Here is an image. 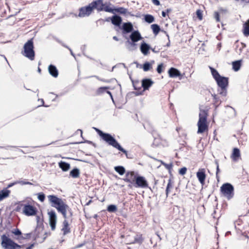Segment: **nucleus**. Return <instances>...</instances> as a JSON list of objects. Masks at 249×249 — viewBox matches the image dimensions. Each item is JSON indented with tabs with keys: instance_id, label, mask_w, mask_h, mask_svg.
Here are the masks:
<instances>
[{
	"instance_id": "obj_1",
	"label": "nucleus",
	"mask_w": 249,
	"mask_h": 249,
	"mask_svg": "<svg viewBox=\"0 0 249 249\" xmlns=\"http://www.w3.org/2000/svg\"><path fill=\"white\" fill-rule=\"evenodd\" d=\"M47 197L51 206L56 208L59 213H61L65 219L68 218L67 216V212L70 213L71 216L72 215L71 209L61 198L55 195H49Z\"/></svg>"
},
{
	"instance_id": "obj_2",
	"label": "nucleus",
	"mask_w": 249,
	"mask_h": 249,
	"mask_svg": "<svg viewBox=\"0 0 249 249\" xmlns=\"http://www.w3.org/2000/svg\"><path fill=\"white\" fill-rule=\"evenodd\" d=\"M95 129L98 135L109 145H111L113 147L125 154L127 158H132L131 154H128L127 151L120 145L116 140L109 133H104L97 128H95Z\"/></svg>"
},
{
	"instance_id": "obj_3",
	"label": "nucleus",
	"mask_w": 249,
	"mask_h": 249,
	"mask_svg": "<svg viewBox=\"0 0 249 249\" xmlns=\"http://www.w3.org/2000/svg\"><path fill=\"white\" fill-rule=\"evenodd\" d=\"M34 48V42L33 38H32L25 43L23 46V51L21 52L22 54L30 60H34L35 56Z\"/></svg>"
},
{
	"instance_id": "obj_4",
	"label": "nucleus",
	"mask_w": 249,
	"mask_h": 249,
	"mask_svg": "<svg viewBox=\"0 0 249 249\" xmlns=\"http://www.w3.org/2000/svg\"><path fill=\"white\" fill-rule=\"evenodd\" d=\"M207 118V111L205 110H200L199 114V120L197 123V133H202L208 129Z\"/></svg>"
},
{
	"instance_id": "obj_5",
	"label": "nucleus",
	"mask_w": 249,
	"mask_h": 249,
	"mask_svg": "<svg viewBox=\"0 0 249 249\" xmlns=\"http://www.w3.org/2000/svg\"><path fill=\"white\" fill-rule=\"evenodd\" d=\"M220 191L228 200L231 199L234 196V187L230 183L223 184L220 187Z\"/></svg>"
},
{
	"instance_id": "obj_6",
	"label": "nucleus",
	"mask_w": 249,
	"mask_h": 249,
	"mask_svg": "<svg viewBox=\"0 0 249 249\" xmlns=\"http://www.w3.org/2000/svg\"><path fill=\"white\" fill-rule=\"evenodd\" d=\"M1 245L5 249H20L22 247L4 234L1 236Z\"/></svg>"
},
{
	"instance_id": "obj_7",
	"label": "nucleus",
	"mask_w": 249,
	"mask_h": 249,
	"mask_svg": "<svg viewBox=\"0 0 249 249\" xmlns=\"http://www.w3.org/2000/svg\"><path fill=\"white\" fill-rule=\"evenodd\" d=\"M220 89L219 93L223 96H225L227 94V87L228 85V78L220 76L215 80Z\"/></svg>"
},
{
	"instance_id": "obj_8",
	"label": "nucleus",
	"mask_w": 249,
	"mask_h": 249,
	"mask_svg": "<svg viewBox=\"0 0 249 249\" xmlns=\"http://www.w3.org/2000/svg\"><path fill=\"white\" fill-rule=\"evenodd\" d=\"M135 188H145L148 187V183L144 177L138 175L134 182Z\"/></svg>"
},
{
	"instance_id": "obj_9",
	"label": "nucleus",
	"mask_w": 249,
	"mask_h": 249,
	"mask_svg": "<svg viewBox=\"0 0 249 249\" xmlns=\"http://www.w3.org/2000/svg\"><path fill=\"white\" fill-rule=\"evenodd\" d=\"M78 16L80 18L89 17L93 12V10L89 4L86 6L81 7L79 10Z\"/></svg>"
},
{
	"instance_id": "obj_10",
	"label": "nucleus",
	"mask_w": 249,
	"mask_h": 249,
	"mask_svg": "<svg viewBox=\"0 0 249 249\" xmlns=\"http://www.w3.org/2000/svg\"><path fill=\"white\" fill-rule=\"evenodd\" d=\"M37 210L36 207L30 204H25L23 206V213L27 216L35 215Z\"/></svg>"
},
{
	"instance_id": "obj_11",
	"label": "nucleus",
	"mask_w": 249,
	"mask_h": 249,
	"mask_svg": "<svg viewBox=\"0 0 249 249\" xmlns=\"http://www.w3.org/2000/svg\"><path fill=\"white\" fill-rule=\"evenodd\" d=\"M49 216V224L51 227V229L54 231L55 229V225L57 220V216L55 212L53 210H51L48 213Z\"/></svg>"
},
{
	"instance_id": "obj_12",
	"label": "nucleus",
	"mask_w": 249,
	"mask_h": 249,
	"mask_svg": "<svg viewBox=\"0 0 249 249\" xmlns=\"http://www.w3.org/2000/svg\"><path fill=\"white\" fill-rule=\"evenodd\" d=\"M129 236H126L125 240L127 244H132L138 243L141 244L143 242V238L142 234H136L133 236V240H129Z\"/></svg>"
},
{
	"instance_id": "obj_13",
	"label": "nucleus",
	"mask_w": 249,
	"mask_h": 249,
	"mask_svg": "<svg viewBox=\"0 0 249 249\" xmlns=\"http://www.w3.org/2000/svg\"><path fill=\"white\" fill-rule=\"evenodd\" d=\"M120 29L122 30V34L125 35L133 32V26L132 24L130 22H125L121 26Z\"/></svg>"
},
{
	"instance_id": "obj_14",
	"label": "nucleus",
	"mask_w": 249,
	"mask_h": 249,
	"mask_svg": "<svg viewBox=\"0 0 249 249\" xmlns=\"http://www.w3.org/2000/svg\"><path fill=\"white\" fill-rule=\"evenodd\" d=\"M92 10L96 9L98 12L103 11V7L105 4L102 0H96L89 3Z\"/></svg>"
},
{
	"instance_id": "obj_15",
	"label": "nucleus",
	"mask_w": 249,
	"mask_h": 249,
	"mask_svg": "<svg viewBox=\"0 0 249 249\" xmlns=\"http://www.w3.org/2000/svg\"><path fill=\"white\" fill-rule=\"evenodd\" d=\"M196 177L202 185L205 184V180L206 178L205 170L204 168L200 169L196 173Z\"/></svg>"
},
{
	"instance_id": "obj_16",
	"label": "nucleus",
	"mask_w": 249,
	"mask_h": 249,
	"mask_svg": "<svg viewBox=\"0 0 249 249\" xmlns=\"http://www.w3.org/2000/svg\"><path fill=\"white\" fill-rule=\"evenodd\" d=\"M138 174H135L133 171H128L126 173L125 178L124 180L125 182H131L134 183Z\"/></svg>"
},
{
	"instance_id": "obj_17",
	"label": "nucleus",
	"mask_w": 249,
	"mask_h": 249,
	"mask_svg": "<svg viewBox=\"0 0 249 249\" xmlns=\"http://www.w3.org/2000/svg\"><path fill=\"white\" fill-rule=\"evenodd\" d=\"M129 38L133 42H138L142 39V37L138 31H133L130 34Z\"/></svg>"
},
{
	"instance_id": "obj_18",
	"label": "nucleus",
	"mask_w": 249,
	"mask_h": 249,
	"mask_svg": "<svg viewBox=\"0 0 249 249\" xmlns=\"http://www.w3.org/2000/svg\"><path fill=\"white\" fill-rule=\"evenodd\" d=\"M110 19L113 25L118 26L119 27V28H120L121 24L122 21V18L120 16L117 15H115L111 18Z\"/></svg>"
},
{
	"instance_id": "obj_19",
	"label": "nucleus",
	"mask_w": 249,
	"mask_h": 249,
	"mask_svg": "<svg viewBox=\"0 0 249 249\" xmlns=\"http://www.w3.org/2000/svg\"><path fill=\"white\" fill-rule=\"evenodd\" d=\"M153 84V82L150 79H144L142 81V86L144 90L148 89Z\"/></svg>"
},
{
	"instance_id": "obj_20",
	"label": "nucleus",
	"mask_w": 249,
	"mask_h": 249,
	"mask_svg": "<svg viewBox=\"0 0 249 249\" xmlns=\"http://www.w3.org/2000/svg\"><path fill=\"white\" fill-rule=\"evenodd\" d=\"M151 49L150 46L146 43L143 42L140 46L141 52L145 55L149 53V50Z\"/></svg>"
},
{
	"instance_id": "obj_21",
	"label": "nucleus",
	"mask_w": 249,
	"mask_h": 249,
	"mask_svg": "<svg viewBox=\"0 0 249 249\" xmlns=\"http://www.w3.org/2000/svg\"><path fill=\"white\" fill-rule=\"evenodd\" d=\"M168 74L170 77H177L180 75V71L176 68H171L168 71Z\"/></svg>"
},
{
	"instance_id": "obj_22",
	"label": "nucleus",
	"mask_w": 249,
	"mask_h": 249,
	"mask_svg": "<svg viewBox=\"0 0 249 249\" xmlns=\"http://www.w3.org/2000/svg\"><path fill=\"white\" fill-rule=\"evenodd\" d=\"M50 74L54 77H57L58 75V71L55 66L50 65L48 68Z\"/></svg>"
},
{
	"instance_id": "obj_23",
	"label": "nucleus",
	"mask_w": 249,
	"mask_h": 249,
	"mask_svg": "<svg viewBox=\"0 0 249 249\" xmlns=\"http://www.w3.org/2000/svg\"><path fill=\"white\" fill-rule=\"evenodd\" d=\"M240 157V152L239 149L237 148H234L231 156L232 159L234 161H237Z\"/></svg>"
},
{
	"instance_id": "obj_24",
	"label": "nucleus",
	"mask_w": 249,
	"mask_h": 249,
	"mask_svg": "<svg viewBox=\"0 0 249 249\" xmlns=\"http://www.w3.org/2000/svg\"><path fill=\"white\" fill-rule=\"evenodd\" d=\"M62 231H63L64 235H66L71 232L68 222L66 219H65L63 222Z\"/></svg>"
},
{
	"instance_id": "obj_25",
	"label": "nucleus",
	"mask_w": 249,
	"mask_h": 249,
	"mask_svg": "<svg viewBox=\"0 0 249 249\" xmlns=\"http://www.w3.org/2000/svg\"><path fill=\"white\" fill-rule=\"evenodd\" d=\"M36 221H37V227L35 230V233L36 234V236H35V238H38L39 237V235L38 234V233L39 232V231H39V230H41L42 231L43 230V228L40 226V225H42V223L41 222H40V218L39 216H36Z\"/></svg>"
},
{
	"instance_id": "obj_26",
	"label": "nucleus",
	"mask_w": 249,
	"mask_h": 249,
	"mask_svg": "<svg viewBox=\"0 0 249 249\" xmlns=\"http://www.w3.org/2000/svg\"><path fill=\"white\" fill-rule=\"evenodd\" d=\"M59 166L64 172L68 171L70 168V164L63 161L59 162Z\"/></svg>"
},
{
	"instance_id": "obj_27",
	"label": "nucleus",
	"mask_w": 249,
	"mask_h": 249,
	"mask_svg": "<svg viewBox=\"0 0 249 249\" xmlns=\"http://www.w3.org/2000/svg\"><path fill=\"white\" fill-rule=\"evenodd\" d=\"M241 63H242V60L233 61L232 63L233 70L235 71H238L241 68Z\"/></svg>"
},
{
	"instance_id": "obj_28",
	"label": "nucleus",
	"mask_w": 249,
	"mask_h": 249,
	"mask_svg": "<svg viewBox=\"0 0 249 249\" xmlns=\"http://www.w3.org/2000/svg\"><path fill=\"white\" fill-rule=\"evenodd\" d=\"M10 193V190L5 189L0 191V201L8 197Z\"/></svg>"
},
{
	"instance_id": "obj_29",
	"label": "nucleus",
	"mask_w": 249,
	"mask_h": 249,
	"mask_svg": "<svg viewBox=\"0 0 249 249\" xmlns=\"http://www.w3.org/2000/svg\"><path fill=\"white\" fill-rule=\"evenodd\" d=\"M243 34L246 36H249V19L243 24Z\"/></svg>"
},
{
	"instance_id": "obj_30",
	"label": "nucleus",
	"mask_w": 249,
	"mask_h": 249,
	"mask_svg": "<svg viewBox=\"0 0 249 249\" xmlns=\"http://www.w3.org/2000/svg\"><path fill=\"white\" fill-rule=\"evenodd\" d=\"M70 175L73 178H77L80 176V170L77 168H75L71 171Z\"/></svg>"
},
{
	"instance_id": "obj_31",
	"label": "nucleus",
	"mask_w": 249,
	"mask_h": 249,
	"mask_svg": "<svg viewBox=\"0 0 249 249\" xmlns=\"http://www.w3.org/2000/svg\"><path fill=\"white\" fill-rule=\"evenodd\" d=\"M154 61L152 60L151 62H146L143 65V70L144 71H149L152 68V65L154 63Z\"/></svg>"
},
{
	"instance_id": "obj_32",
	"label": "nucleus",
	"mask_w": 249,
	"mask_h": 249,
	"mask_svg": "<svg viewBox=\"0 0 249 249\" xmlns=\"http://www.w3.org/2000/svg\"><path fill=\"white\" fill-rule=\"evenodd\" d=\"M144 19L148 23H151L155 21V18L151 15L146 14L144 16Z\"/></svg>"
},
{
	"instance_id": "obj_33",
	"label": "nucleus",
	"mask_w": 249,
	"mask_h": 249,
	"mask_svg": "<svg viewBox=\"0 0 249 249\" xmlns=\"http://www.w3.org/2000/svg\"><path fill=\"white\" fill-rule=\"evenodd\" d=\"M151 28L152 30L153 34L155 35H157L160 30V27L157 24H154L151 25Z\"/></svg>"
},
{
	"instance_id": "obj_34",
	"label": "nucleus",
	"mask_w": 249,
	"mask_h": 249,
	"mask_svg": "<svg viewBox=\"0 0 249 249\" xmlns=\"http://www.w3.org/2000/svg\"><path fill=\"white\" fill-rule=\"evenodd\" d=\"M114 169L120 175H123L125 172V168L122 166H116Z\"/></svg>"
},
{
	"instance_id": "obj_35",
	"label": "nucleus",
	"mask_w": 249,
	"mask_h": 249,
	"mask_svg": "<svg viewBox=\"0 0 249 249\" xmlns=\"http://www.w3.org/2000/svg\"><path fill=\"white\" fill-rule=\"evenodd\" d=\"M210 69L211 70L213 76L215 80L221 76L215 69L211 67H210Z\"/></svg>"
},
{
	"instance_id": "obj_36",
	"label": "nucleus",
	"mask_w": 249,
	"mask_h": 249,
	"mask_svg": "<svg viewBox=\"0 0 249 249\" xmlns=\"http://www.w3.org/2000/svg\"><path fill=\"white\" fill-rule=\"evenodd\" d=\"M127 12V9L123 7H119L114 8V13L115 12L119 13L120 14H125Z\"/></svg>"
},
{
	"instance_id": "obj_37",
	"label": "nucleus",
	"mask_w": 249,
	"mask_h": 249,
	"mask_svg": "<svg viewBox=\"0 0 249 249\" xmlns=\"http://www.w3.org/2000/svg\"><path fill=\"white\" fill-rule=\"evenodd\" d=\"M117 206L113 204L108 205L107 208V211L110 213L115 212L117 211Z\"/></svg>"
},
{
	"instance_id": "obj_38",
	"label": "nucleus",
	"mask_w": 249,
	"mask_h": 249,
	"mask_svg": "<svg viewBox=\"0 0 249 249\" xmlns=\"http://www.w3.org/2000/svg\"><path fill=\"white\" fill-rule=\"evenodd\" d=\"M172 187L173 186L171 184V180L169 179L166 189V195L167 196H168V194L170 192V189L172 188Z\"/></svg>"
},
{
	"instance_id": "obj_39",
	"label": "nucleus",
	"mask_w": 249,
	"mask_h": 249,
	"mask_svg": "<svg viewBox=\"0 0 249 249\" xmlns=\"http://www.w3.org/2000/svg\"><path fill=\"white\" fill-rule=\"evenodd\" d=\"M136 42H133L132 40H127L126 42V44L128 43L129 45H130V47H128V49L129 50H132V49H131L130 47H133L135 48V47L136 45V44L135 43Z\"/></svg>"
},
{
	"instance_id": "obj_40",
	"label": "nucleus",
	"mask_w": 249,
	"mask_h": 249,
	"mask_svg": "<svg viewBox=\"0 0 249 249\" xmlns=\"http://www.w3.org/2000/svg\"><path fill=\"white\" fill-rule=\"evenodd\" d=\"M37 198L40 200L41 202H43L45 199V196L44 193H39L37 194Z\"/></svg>"
},
{
	"instance_id": "obj_41",
	"label": "nucleus",
	"mask_w": 249,
	"mask_h": 249,
	"mask_svg": "<svg viewBox=\"0 0 249 249\" xmlns=\"http://www.w3.org/2000/svg\"><path fill=\"white\" fill-rule=\"evenodd\" d=\"M103 11L107 12H110L114 14V9L109 7L108 6H106L103 7Z\"/></svg>"
},
{
	"instance_id": "obj_42",
	"label": "nucleus",
	"mask_w": 249,
	"mask_h": 249,
	"mask_svg": "<svg viewBox=\"0 0 249 249\" xmlns=\"http://www.w3.org/2000/svg\"><path fill=\"white\" fill-rule=\"evenodd\" d=\"M187 169L186 167H184L179 170V174L181 175H184L187 172Z\"/></svg>"
},
{
	"instance_id": "obj_43",
	"label": "nucleus",
	"mask_w": 249,
	"mask_h": 249,
	"mask_svg": "<svg viewBox=\"0 0 249 249\" xmlns=\"http://www.w3.org/2000/svg\"><path fill=\"white\" fill-rule=\"evenodd\" d=\"M163 64L161 63L159 64L157 68V71L159 73H161L163 71Z\"/></svg>"
},
{
	"instance_id": "obj_44",
	"label": "nucleus",
	"mask_w": 249,
	"mask_h": 249,
	"mask_svg": "<svg viewBox=\"0 0 249 249\" xmlns=\"http://www.w3.org/2000/svg\"><path fill=\"white\" fill-rule=\"evenodd\" d=\"M12 232L16 235L19 236L21 235V232L18 229H15L12 231Z\"/></svg>"
},
{
	"instance_id": "obj_45",
	"label": "nucleus",
	"mask_w": 249,
	"mask_h": 249,
	"mask_svg": "<svg viewBox=\"0 0 249 249\" xmlns=\"http://www.w3.org/2000/svg\"><path fill=\"white\" fill-rule=\"evenodd\" d=\"M196 14L197 17L200 19L201 20L202 18V12L200 10H197L196 12Z\"/></svg>"
},
{
	"instance_id": "obj_46",
	"label": "nucleus",
	"mask_w": 249,
	"mask_h": 249,
	"mask_svg": "<svg viewBox=\"0 0 249 249\" xmlns=\"http://www.w3.org/2000/svg\"><path fill=\"white\" fill-rule=\"evenodd\" d=\"M214 17L217 22L220 21V18L219 13L217 12H215L214 13Z\"/></svg>"
},
{
	"instance_id": "obj_47",
	"label": "nucleus",
	"mask_w": 249,
	"mask_h": 249,
	"mask_svg": "<svg viewBox=\"0 0 249 249\" xmlns=\"http://www.w3.org/2000/svg\"><path fill=\"white\" fill-rule=\"evenodd\" d=\"M172 166H173L172 163H170V164H167L166 165V166H165V167L166 168V169H167V170H168L170 171L171 170V169L172 168Z\"/></svg>"
},
{
	"instance_id": "obj_48",
	"label": "nucleus",
	"mask_w": 249,
	"mask_h": 249,
	"mask_svg": "<svg viewBox=\"0 0 249 249\" xmlns=\"http://www.w3.org/2000/svg\"><path fill=\"white\" fill-rule=\"evenodd\" d=\"M152 2L154 4L157 6L160 5V2L159 0H152Z\"/></svg>"
},
{
	"instance_id": "obj_49",
	"label": "nucleus",
	"mask_w": 249,
	"mask_h": 249,
	"mask_svg": "<svg viewBox=\"0 0 249 249\" xmlns=\"http://www.w3.org/2000/svg\"><path fill=\"white\" fill-rule=\"evenodd\" d=\"M108 89V88H107V87H101L98 89V91L99 92H104V91H106V89Z\"/></svg>"
},
{
	"instance_id": "obj_50",
	"label": "nucleus",
	"mask_w": 249,
	"mask_h": 249,
	"mask_svg": "<svg viewBox=\"0 0 249 249\" xmlns=\"http://www.w3.org/2000/svg\"><path fill=\"white\" fill-rule=\"evenodd\" d=\"M152 51L155 53H159L160 52V49H156V47H154V48H151L150 49Z\"/></svg>"
},
{
	"instance_id": "obj_51",
	"label": "nucleus",
	"mask_w": 249,
	"mask_h": 249,
	"mask_svg": "<svg viewBox=\"0 0 249 249\" xmlns=\"http://www.w3.org/2000/svg\"><path fill=\"white\" fill-rule=\"evenodd\" d=\"M220 171V170H219V165H217V167H216V178L217 179H218V173Z\"/></svg>"
},
{
	"instance_id": "obj_52",
	"label": "nucleus",
	"mask_w": 249,
	"mask_h": 249,
	"mask_svg": "<svg viewBox=\"0 0 249 249\" xmlns=\"http://www.w3.org/2000/svg\"><path fill=\"white\" fill-rule=\"evenodd\" d=\"M129 183V184L128 185V187L132 188V187H135V185L133 184V183H132L131 182H128Z\"/></svg>"
},
{
	"instance_id": "obj_53",
	"label": "nucleus",
	"mask_w": 249,
	"mask_h": 249,
	"mask_svg": "<svg viewBox=\"0 0 249 249\" xmlns=\"http://www.w3.org/2000/svg\"><path fill=\"white\" fill-rule=\"evenodd\" d=\"M31 234L30 233H27L26 234V237H21V239H24V238H29L30 237V235H31Z\"/></svg>"
},
{
	"instance_id": "obj_54",
	"label": "nucleus",
	"mask_w": 249,
	"mask_h": 249,
	"mask_svg": "<svg viewBox=\"0 0 249 249\" xmlns=\"http://www.w3.org/2000/svg\"><path fill=\"white\" fill-rule=\"evenodd\" d=\"M161 15L163 17L165 18L167 15V12L165 11H162L161 13Z\"/></svg>"
},
{
	"instance_id": "obj_55",
	"label": "nucleus",
	"mask_w": 249,
	"mask_h": 249,
	"mask_svg": "<svg viewBox=\"0 0 249 249\" xmlns=\"http://www.w3.org/2000/svg\"><path fill=\"white\" fill-rule=\"evenodd\" d=\"M34 247V244H32L30 246L27 247L26 249H32Z\"/></svg>"
},
{
	"instance_id": "obj_56",
	"label": "nucleus",
	"mask_w": 249,
	"mask_h": 249,
	"mask_svg": "<svg viewBox=\"0 0 249 249\" xmlns=\"http://www.w3.org/2000/svg\"><path fill=\"white\" fill-rule=\"evenodd\" d=\"M65 47H66L67 48H68V49L70 51L71 54L72 55L74 56V54H73V52H72L70 48H69L68 46H65Z\"/></svg>"
},
{
	"instance_id": "obj_57",
	"label": "nucleus",
	"mask_w": 249,
	"mask_h": 249,
	"mask_svg": "<svg viewBox=\"0 0 249 249\" xmlns=\"http://www.w3.org/2000/svg\"><path fill=\"white\" fill-rule=\"evenodd\" d=\"M84 245V244H79L77 246L76 248H79L82 247Z\"/></svg>"
},
{
	"instance_id": "obj_58",
	"label": "nucleus",
	"mask_w": 249,
	"mask_h": 249,
	"mask_svg": "<svg viewBox=\"0 0 249 249\" xmlns=\"http://www.w3.org/2000/svg\"><path fill=\"white\" fill-rule=\"evenodd\" d=\"M113 39L114 40H116V41H118V40H119L117 36H114L113 37Z\"/></svg>"
},
{
	"instance_id": "obj_59",
	"label": "nucleus",
	"mask_w": 249,
	"mask_h": 249,
	"mask_svg": "<svg viewBox=\"0 0 249 249\" xmlns=\"http://www.w3.org/2000/svg\"><path fill=\"white\" fill-rule=\"evenodd\" d=\"M107 93H108V94H109L110 96V97L112 99L113 98H112V96L111 92L109 91H107Z\"/></svg>"
},
{
	"instance_id": "obj_60",
	"label": "nucleus",
	"mask_w": 249,
	"mask_h": 249,
	"mask_svg": "<svg viewBox=\"0 0 249 249\" xmlns=\"http://www.w3.org/2000/svg\"><path fill=\"white\" fill-rule=\"evenodd\" d=\"M240 1L245 2L246 3H249V0H240Z\"/></svg>"
},
{
	"instance_id": "obj_61",
	"label": "nucleus",
	"mask_w": 249,
	"mask_h": 249,
	"mask_svg": "<svg viewBox=\"0 0 249 249\" xmlns=\"http://www.w3.org/2000/svg\"><path fill=\"white\" fill-rule=\"evenodd\" d=\"M171 9H167L165 12H167V14L168 13H169V12H171Z\"/></svg>"
},
{
	"instance_id": "obj_62",
	"label": "nucleus",
	"mask_w": 249,
	"mask_h": 249,
	"mask_svg": "<svg viewBox=\"0 0 249 249\" xmlns=\"http://www.w3.org/2000/svg\"><path fill=\"white\" fill-rule=\"evenodd\" d=\"M91 200H89V201L87 203L86 205H89L91 202Z\"/></svg>"
},
{
	"instance_id": "obj_63",
	"label": "nucleus",
	"mask_w": 249,
	"mask_h": 249,
	"mask_svg": "<svg viewBox=\"0 0 249 249\" xmlns=\"http://www.w3.org/2000/svg\"><path fill=\"white\" fill-rule=\"evenodd\" d=\"M213 98L214 99H215V100H217V96L216 95H214L213 96Z\"/></svg>"
},
{
	"instance_id": "obj_64",
	"label": "nucleus",
	"mask_w": 249,
	"mask_h": 249,
	"mask_svg": "<svg viewBox=\"0 0 249 249\" xmlns=\"http://www.w3.org/2000/svg\"><path fill=\"white\" fill-rule=\"evenodd\" d=\"M215 164L216 165V166H217V165H219V164H218V161H217V160H215Z\"/></svg>"
}]
</instances>
